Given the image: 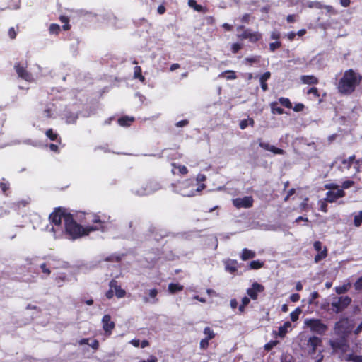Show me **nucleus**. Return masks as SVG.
Masks as SVG:
<instances>
[{"label": "nucleus", "mask_w": 362, "mask_h": 362, "mask_svg": "<svg viewBox=\"0 0 362 362\" xmlns=\"http://www.w3.org/2000/svg\"><path fill=\"white\" fill-rule=\"evenodd\" d=\"M361 82L362 76L361 74L353 69H349L343 73L341 78L336 83V88L341 95L347 96L353 94Z\"/></svg>", "instance_id": "nucleus-1"}, {"label": "nucleus", "mask_w": 362, "mask_h": 362, "mask_svg": "<svg viewBox=\"0 0 362 362\" xmlns=\"http://www.w3.org/2000/svg\"><path fill=\"white\" fill-rule=\"evenodd\" d=\"M99 229H101V228H97L96 226L83 227L74 220L72 214H69L65 220L64 230H61V233H65L69 238L76 240Z\"/></svg>", "instance_id": "nucleus-2"}, {"label": "nucleus", "mask_w": 362, "mask_h": 362, "mask_svg": "<svg viewBox=\"0 0 362 362\" xmlns=\"http://www.w3.org/2000/svg\"><path fill=\"white\" fill-rule=\"evenodd\" d=\"M172 186L175 192L183 197L195 196L197 192H201L206 187L204 184L197 186V184L194 183V181L191 179L180 181L177 184H172Z\"/></svg>", "instance_id": "nucleus-3"}, {"label": "nucleus", "mask_w": 362, "mask_h": 362, "mask_svg": "<svg viewBox=\"0 0 362 362\" xmlns=\"http://www.w3.org/2000/svg\"><path fill=\"white\" fill-rule=\"evenodd\" d=\"M304 345L305 351L309 356L314 358V356L318 352L315 357V362H321L323 360V350L322 349L323 344L321 338L317 336H311L307 339Z\"/></svg>", "instance_id": "nucleus-4"}, {"label": "nucleus", "mask_w": 362, "mask_h": 362, "mask_svg": "<svg viewBox=\"0 0 362 362\" xmlns=\"http://www.w3.org/2000/svg\"><path fill=\"white\" fill-rule=\"evenodd\" d=\"M71 214L67 212L64 208L58 207L54 209V211L52 212L49 216L50 223L52 225V231L57 235L59 229H62V219L65 223L66 216Z\"/></svg>", "instance_id": "nucleus-5"}, {"label": "nucleus", "mask_w": 362, "mask_h": 362, "mask_svg": "<svg viewBox=\"0 0 362 362\" xmlns=\"http://www.w3.org/2000/svg\"><path fill=\"white\" fill-rule=\"evenodd\" d=\"M162 188L160 183L155 179H148L141 183L136 194L140 196L151 194Z\"/></svg>", "instance_id": "nucleus-6"}, {"label": "nucleus", "mask_w": 362, "mask_h": 362, "mask_svg": "<svg viewBox=\"0 0 362 362\" xmlns=\"http://www.w3.org/2000/svg\"><path fill=\"white\" fill-rule=\"evenodd\" d=\"M305 325L310 328L312 332L320 335H324L328 330V327L322 322V320L317 318L305 319Z\"/></svg>", "instance_id": "nucleus-7"}, {"label": "nucleus", "mask_w": 362, "mask_h": 362, "mask_svg": "<svg viewBox=\"0 0 362 362\" xmlns=\"http://www.w3.org/2000/svg\"><path fill=\"white\" fill-rule=\"evenodd\" d=\"M237 30H243V32L238 35L237 37L240 40H249L252 43H256L262 38V35L257 31H252L251 29L245 28L244 25H238Z\"/></svg>", "instance_id": "nucleus-8"}, {"label": "nucleus", "mask_w": 362, "mask_h": 362, "mask_svg": "<svg viewBox=\"0 0 362 362\" xmlns=\"http://www.w3.org/2000/svg\"><path fill=\"white\" fill-rule=\"evenodd\" d=\"M351 298L348 296L334 298L331 303L332 312L336 314L343 312L351 303Z\"/></svg>", "instance_id": "nucleus-9"}, {"label": "nucleus", "mask_w": 362, "mask_h": 362, "mask_svg": "<svg viewBox=\"0 0 362 362\" xmlns=\"http://www.w3.org/2000/svg\"><path fill=\"white\" fill-rule=\"evenodd\" d=\"M329 344L334 352L345 353L349 348L347 335L345 334L337 339L329 340Z\"/></svg>", "instance_id": "nucleus-10"}, {"label": "nucleus", "mask_w": 362, "mask_h": 362, "mask_svg": "<svg viewBox=\"0 0 362 362\" xmlns=\"http://www.w3.org/2000/svg\"><path fill=\"white\" fill-rule=\"evenodd\" d=\"M26 65L23 66L20 63H16L14 65V69L18 77L28 82H32L33 81V75L26 69Z\"/></svg>", "instance_id": "nucleus-11"}, {"label": "nucleus", "mask_w": 362, "mask_h": 362, "mask_svg": "<svg viewBox=\"0 0 362 362\" xmlns=\"http://www.w3.org/2000/svg\"><path fill=\"white\" fill-rule=\"evenodd\" d=\"M101 322L105 334L107 337L110 336L115 328V323L112 320L111 316L108 314L105 315L103 317Z\"/></svg>", "instance_id": "nucleus-12"}, {"label": "nucleus", "mask_w": 362, "mask_h": 362, "mask_svg": "<svg viewBox=\"0 0 362 362\" xmlns=\"http://www.w3.org/2000/svg\"><path fill=\"white\" fill-rule=\"evenodd\" d=\"M264 286L257 282H254L252 286L247 289V294L252 300L258 298V294L264 291Z\"/></svg>", "instance_id": "nucleus-13"}, {"label": "nucleus", "mask_w": 362, "mask_h": 362, "mask_svg": "<svg viewBox=\"0 0 362 362\" xmlns=\"http://www.w3.org/2000/svg\"><path fill=\"white\" fill-rule=\"evenodd\" d=\"M322 243L319 240L315 241L313 243L314 249L318 252V253L315 256L314 260L315 262L317 263L322 259H324L327 256V249L326 247L322 250Z\"/></svg>", "instance_id": "nucleus-14"}, {"label": "nucleus", "mask_w": 362, "mask_h": 362, "mask_svg": "<svg viewBox=\"0 0 362 362\" xmlns=\"http://www.w3.org/2000/svg\"><path fill=\"white\" fill-rule=\"evenodd\" d=\"M253 198L251 196L244 197L243 198H237L233 200V204L237 208H250L253 204Z\"/></svg>", "instance_id": "nucleus-15"}, {"label": "nucleus", "mask_w": 362, "mask_h": 362, "mask_svg": "<svg viewBox=\"0 0 362 362\" xmlns=\"http://www.w3.org/2000/svg\"><path fill=\"white\" fill-rule=\"evenodd\" d=\"M346 195L345 192L343 189H338L336 192L334 191H327L326 192V200L328 201L329 203H334L338 199L342 198Z\"/></svg>", "instance_id": "nucleus-16"}, {"label": "nucleus", "mask_w": 362, "mask_h": 362, "mask_svg": "<svg viewBox=\"0 0 362 362\" xmlns=\"http://www.w3.org/2000/svg\"><path fill=\"white\" fill-rule=\"evenodd\" d=\"M258 141L259 146L266 151H271L274 154L278 155H284L285 153L284 150L277 148L274 146L270 145L269 143L264 142L261 139H259Z\"/></svg>", "instance_id": "nucleus-17"}, {"label": "nucleus", "mask_w": 362, "mask_h": 362, "mask_svg": "<svg viewBox=\"0 0 362 362\" xmlns=\"http://www.w3.org/2000/svg\"><path fill=\"white\" fill-rule=\"evenodd\" d=\"M109 286L115 291L117 298H122L126 296L125 290L122 288L121 286L118 284L117 281L115 279H112L110 281Z\"/></svg>", "instance_id": "nucleus-18"}, {"label": "nucleus", "mask_w": 362, "mask_h": 362, "mask_svg": "<svg viewBox=\"0 0 362 362\" xmlns=\"http://www.w3.org/2000/svg\"><path fill=\"white\" fill-rule=\"evenodd\" d=\"M224 264L226 271L230 274H235L240 267V264L235 259H228L224 262Z\"/></svg>", "instance_id": "nucleus-19"}, {"label": "nucleus", "mask_w": 362, "mask_h": 362, "mask_svg": "<svg viewBox=\"0 0 362 362\" xmlns=\"http://www.w3.org/2000/svg\"><path fill=\"white\" fill-rule=\"evenodd\" d=\"M171 166L173 167L171 173L174 175H185L188 173V169L185 165H180L176 163H172Z\"/></svg>", "instance_id": "nucleus-20"}, {"label": "nucleus", "mask_w": 362, "mask_h": 362, "mask_svg": "<svg viewBox=\"0 0 362 362\" xmlns=\"http://www.w3.org/2000/svg\"><path fill=\"white\" fill-rule=\"evenodd\" d=\"M300 81L308 85H316L319 83V79L313 75H303L300 76Z\"/></svg>", "instance_id": "nucleus-21"}, {"label": "nucleus", "mask_w": 362, "mask_h": 362, "mask_svg": "<svg viewBox=\"0 0 362 362\" xmlns=\"http://www.w3.org/2000/svg\"><path fill=\"white\" fill-rule=\"evenodd\" d=\"M46 136L52 141H56L58 144H61L62 139L59 134L54 132L52 129H48L45 132Z\"/></svg>", "instance_id": "nucleus-22"}, {"label": "nucleus", "mask_w": 362, "mask_h": 362, "mask_svg": "<svg viewBox=\"0 0 362 362\" xmlns=\"http://www.w3.org/2000/svg\"><path fill=\"white\" fill-rule=\"evenodd\" d=\"M134 120L135 119L133 117L122 116L118 119L117 123L121 127H128L131 126Z\"/></svg>", "instance_id": "nucleus-23"}, {"label": "nucleus", "mask_w": 362, "mask_h": 362, "mask_svg": "<svg viewBox=\"0 0 362 362\" xmlns=\"http://www.w3.org/2000/svg\"><path fill=\"white\" fill-rule=\"evenodd\" d=\"M271 77V72L266 71L262 75H261L259 78V82L261 85V88L263 91H267L268 90V85L267 83V81Z\"/></svg>", "instance_id": "nucleus-24"}, {"label": "nucleus", "mask_w": 362, "mask_h": 362, "mask_svg": "<svg viewBox=\"0 0 362 362\" xmlns=\"http://www.w3.org/2000/svg\"><path fill=\"white\" fill-rule=\"evenodd\" d=\"M256 252L247 248H244L240 254V259L243 261H246L250 259L255 258Z\"/></svg>", "instance_id": "nucleus-25"}, {"label": "nucleus", "mask_w": 362, "mask_h": 362, "mask_svg": "<svg viewBox=\"0 0 362 362\" xmlns=\"http://www.w3.org/2000/svg\"><path fill=\"white\" fill-rule=\"evenodd\" d=\"M334 329L337 335L341 336L345 334L348 336V332L346 330V327L341 321H338L335 323Z\"/></svg>", "instance_id": "nucleus-26"}, {"label": "nucleus", "mask_w": 362, "mask_h": 362, "mask_svg": "<svg viewBox=\"0 0 362 362\" xmlns=\"http://www.w3.org/2000/svg\"><path fill=\"white\" fill-rule=\"evenodd\" d=\"M184 289V286L179 283H170L168 284V290L171 294H175L177 292H180Z\"/></svg>", "instance_id": "nucleus-27"}, {"label": "nucleus", "mask_w": 362, "mask_h": 362, "mask_svg": "<svg viewBox=\"0 0 362 362\" xmlns=\"http://www.w3.org/2000/svg\"><path fill=\"white\" fill-rule=\"evenodd\" d=\"M351 284L350 282L343 284L342 286H336L334 288L335 292L338 295L346 293L350 288Z\"/></svg>", "instance_id": "nucleus-28"}, {"label": "nucleus", "mask_w": 362, "mask_h": 362, "mask_svg": "<svg viewBox=\"0 0 362 362\" xmlns=\"http://www.w3.org/2000/svg\"><path fill=\"white\" fill-rule=\"evenodd\" d=\"M219 77H225L227 80H235L237 78V75L235 71L227 70L222 72Z\"/></svg>", "instance_id": "nucleus-29"}, {"label": "nucleus", "mask_w": 362, "mask_h": 362, "mask_svg": "<svg viewBox=\"0 0 362 362\" xmlns=\"http://www.w3.org/2000/svg\"><path fill=\"white\" fill-rule=\"evenodd\" d=\"M134 78L139 79L141 82L145 81V77L142 75L141 66H136L134 69Z\"/></svg>", "instance_id": "nucleus-30"}, {"label": "nucleus", "mask_w": 362, "mask_h": 362, "mask_svg": "<svg viewBox=\"0 0 362 362\" xmlns=\"http://www.w3.org/2000/svg\"><path fill=\"white\" fill-rule=\"evenodd\" d=\"M254 127L255 121L252 118L244 119L240 121L239 126L241 129H246L248 126Z\"/></svg>", "instance_id": "nucleus-31"}, {"label": "nucleus", "mask_w": 362, "mask_h": 362, "mask_svg": "<svg viewBox=\"0 0 362 362\" xmlns=\"http://www.w3.org/2000/svg\"><path fill=\"white\" fill-rule=\"evenodd\" d=\"M272 112L273 114L282 115L284 113V110L282 107L278 106V103L276 102H273L270 105Z\"/></svg>", "instance_id": "nucleus-32"}, {"label": "nucleus", "mask_w": 362, "mask_h": 362, "mask_svg": "<svg viewBox=\"0 0 362 362\" xmlns=\"http://www.w3.org/2000/svg\"><path fill=\"white\" fill-rule=\"evenodd\" d=\"M264 262L260 260H252L249 264V269H259L264 267Z\"/></svg>", "instance_id": "nucleus-33"}, {"label": "nucleus", "mask_w": 362, "mask_h": 362, "mask_svg": "<svg viewBox=\"0 0 362 362\" xmlns=\"http://www.w3.org/2000/svg\"><path fill=\"white\" fill-rule=\"evenodd\" d=\"M203 332H204V335L206 336L205 339H206L209 341L213 339L216 336V334L214 333V330L209 327H206L204 329Z\"/></svg>", "instance_id": "nucleus-34"}, {"label": "nucleus", "mask_w": 362, "mask_h": 362, "mask_svg": "<svg viewBox=\"0 0 362 362\" xmlns=\"http://www.w3.org/2000/svg\"><path fill=\"white\" fill-rule=\"evenodd\" d=\"M92 222L94 223H97L98 225L95 226L97 228H101L98 230H101L104 232L105 230V227L104 226V221H101L100 216L98 215H95Z\"/></svg>", "instance_id": "nucleus-35"}, {"label": "nucleus", "mask_w": 362, "mask_h": 362, "mask_svg": "<svg viewBox=\"0 0 362 362\" xmlns=\"http://www.w3.org/2000/svg\"><path fill=\"white\" fill-rule=\"evenodd\" d=\"M0 188L4 194H7L6 192L10 189V184L5 178H2L0 182Z\"/></svg>", "instance_id": "nucleus-36"}, {"label": "nucleus", "mask_w": 362, "mask_h": 362, "mask_svg": "<svg viewBox=\"0 0 362 362\" xmlns=\"http://www.w3.org/2000/svg\"><path fill=\"white\" fill-rule=\"evenodd\" d=\"M302 310L300 308H296L295 310L290 313L291 320L292 322H296L298 320L299 315Z\"/></svg>", "instance_id": "nucleus-37"}, {"label": "nucleus", "mask_w": 362, "mask_h": 362, "mask_svg": "<svg viewBox=\"0 0 362 362\" xmlns=\"http://www.w3.org/2000/svg\"><path fill=\"white\" fill-rule=\"evenodd\" d=\"M188 5L197 11H203L202 6L197 4L195 0H188Z\"/></svg>", "instance_id": "nucleus-38"}, {"label": "nucleus", "mask_w": 362, "mask_h": 362, "mask_svg": "<svg viewBox=\"0 0 362 362\" xmlns=\"http://www.w3.org/2000/svg\"><path fill=\"white\" fill-rule=\"evenodd\" d=\"M319 297H320V294L318 293L317 291L313 292L310 294V297H309V299H308V304H310V305H313V304L317 305L318 303L317 302H315V300L318 298Z\"/></svg>", "instance_id": "nucleus-39"}, {"label": "nucleus", "mask_w": 362, "mask_h": 362, "mask_svg": "<svg viewBox=\"0 0 362 362\" xmlns=\"http://www.w3.org/2000/svg\"><path fill=\"white\" fill-rule=\"evenodd\" d=\"M279 101L281 105L286 108H292V104L290 100L287 98L281 97L279 99Z\"/></svg>", "instance_id": "nucleus-40"}, {"label": "nucleus", "mask_w": 362, "mask_h": 362, "mask_svg": "<svg viewBox=\"0 0 362 362\" xmlns=\"http://www.w3.org/2000/svg\"><path fill=\"white\" fill-rule=\"evenodd\" d=\"M354 159H355V156L353 155L351 156H349L348 158L343 159L341 161V163L344 165V167L349 168L351 166Z\"/></svg>", "instance_id": "nucleus-41"}, {"label": "nucleus", "mask_w": 362, "mask_h": 362, "mask_svg": "<svg viewBox=\"0 0 362 362\" xmlns=\"http://www.w3.org/2000/svg\"><path fill=\"white\" fill-rule=\"evenodd\" d=\"M308 6L311 8H318L322 9L323 8L324 5L321 4V2L317 1H309L308 3Z\"/></svg>", "instance_id": "nucleus-42"}, {"label": "nucleus", "mask_w": 362, "mask_h": 362, "mask_svg": "<svg viewBox=\"0 0 362 362\" xmlns=\"http://www.w3.org/2000/svg\"><path fill=\"white\" fill-rule=\"evenodd\" d=\"M260 56H252L250 57L245 58V62L249 64H252L253 63H258L260 61Z\"/></svg>", "instance_id": "nucleus-43"}, {"label": "nucleus", "mask_w": 362, "mask_h": 362, "mask_svg": "<svg viewBox=\"0 0 362 362\" xmlns=\"http://www.w3.org/2000/svg\"><path fill=\"white\" fill-rule=\"evenodd\" d=\"M49 30L51 34L58 35L60 31V26L57 23H52Z\"/></svg>", "instance_id": "nucleus-44"}, {"label": "nucleus", "mask_w": 362, "mask_h": 362, "mask_svg": "<svg viewBox=\"0 0 362 362\" xmlns=\"http://www.w3.org/2000/svg\"><path fill=\"white\" fill-rule=\"evenodd\" d=\"M346 361H351L353 362H362V356L351 354L347 356Z\"/></svg>", "instance_id": "nucleus-45"}, {"label": "nucleus", "mask_w": 362, "mask_h": 362, "mask_svg": "<svg viewBox=\"0 0 362 362\" xmlns=\"http://www.w3.org/2000/svg\"><path fill=\"white\" fill-rule=\"evenodd\" d=\"M243 49V45L238 42L232 44L230 50L233 54H237L240 49Z\"/></svg>", "instance_id": "nucleus-46"}, {"label": "nucleus", "mask_w": 362, "mask_h": 362, "mask_svg": "<svg viewBox=\"0 0 362 362\" xmlns=\"http://www.w3.org/2000/svg\"><path fill=\"white\" fill-rule=\"evenodd\" d=\"M354 223L356 227H359L362 224V211L354 216Z\"/></svg>", "instance_id": "nucleus-47"}, {"label": "nucleus", "mask_w": 362, "mask_h": 362, "mask_svg": "<svg viewBox=\"0 0 362 362\" xmlns=\"http://www.w3.org/2000/svg\"><path fill=\"white\" fill-rule=\"evenodd\" d=\"M354 288L358 292L362 291V276L354 284Z\"/></svg>", "instance_id": "nucleus-48"}, {"label": "nucleus", "mask_w": 362, "mask_h": 362, "mask_svg": "<svg viewBox=\"0 0 362 362\" xmlns=\"http://www.w3.org/2000/svg\"><path fill=\"white\" fill-rule=\"evenodd\" d=\"M327 202L328 201H327L325 198L319 202L320 210L321 211L325 213L327 212Z\"/></svg>", "instance_id": "nucleus-49"}, {"label": "nucleus", "mask_w": 362, "mask_h": 362, "mask_svg": "<svg viewBox=\"0 0 362 362\" xmlns=\"http://www.w3.org/2000/svg\"><path fill=\"white\" fill-rule=\"evenodd\" d=\"M158 293V290L156 288H153L149 291V296L150 298L153 299V300L152 301L153 303H156L158 301V299L156 298Z\"/></svg>", "instance_id": "nucleus-50"}, {"label": "nucleus", "mask_w": 362, "mask_h": 362, "mask_svg": "<svg viewBox=\"0 0 362 362\" xmlns=\"http://www.w3.org/2000/svg\"><path fill=\"white\" fill-rule=\"evenodd\" d=\"M281 47V42L280 41H276L274 42H271L269 44V50L273 52L276 51L277 49L280 48Z\"/></svg>", "instance_id": "nucleus-51"}, {"label": "nucleus", "mask_w": 362, "mask_h": 362, "mask_svg": "<svg viewBox=\"0 0 362 362\" xmlns=\"http://www.w3.org/2000/svg\"><path fill=\"white\" fill-rule=\"evenodd\" d=\"M308 95H313L315 98H319L320 97V92L318 90V88L316 87H311L309 88L307 91Z\"/></svg>", "instance_id": "nucleus-52"}, {"label": "nucleus", "mask_w": 362, "mask_h": 362, "mask_svg": "<svg viewBox=\"0 0 362 362\" xmlns=\"http://www.w3.org/2000/svg\"><path fill=\"white\" fill-rule=\"evenodd\" d=\"M323 8H325L327 13L331 15H336L337 13V11L335 10V8L330 5H324Z\"/></svg>", "instance_id": "nucleus-53"}, {"label": "nucleus", "mask_w": 362, "mask_h": 362, "mask_svg": "<svg viewBox=\"0 0 362 362\" xmlns=\"http://www.w3.org/2000/svg\"><path fill=\"white\" fill-rule=\"evenodd\" d=\"M209 340L204 338L202 339L201 341H200V343H199V347L202 350H206L208 349L209 347Z\"/></svg>", "instance_id": "nucleus-54"}, {"label": "nucleus", "mask_w": 362, "mask_h": 362, "mask_svg": "<svg viewBox=\"0 0 362 362\" xmlns=\"http://www.w3.org/2000/svg\"><path fill=\"white\" fill-rule=\"evenodd\" d=\"M354 184V182L353 180H346L342 182L341 187L342 189H349L351 187H352Z\"/></svg>", "instance_id": "nucleus-55"}, {"label": "nucleus", "mask_w": 362, "mask_h": 362, "mask_svg": "<svg viewBox=\"0 0 362 362\" xmlns=\"http://www.w3.org/2000/svg\"><path fill=\"white\" fill-rule=\"evenodd\" d=\"M40 269H42V272L45 274L47 276H49L51 274L50 269L47 267L46 263H42L40 266Z\"/></svg>", "instance_id": "nucleus-56"}, {"label": "nucleus", "mask_w": 362, "mask_h": 362, "mask_svg": "<svg viewBox=\"0 0 362 362\" xmlns=\"http://www.w3.org/2000/svg\"><path fill=\"white\" fill-rule=\"evenodd\" d=\"M325 189H329V191L338 190L339 186L334 183H329L325 185Z\"/></svg>", "instance_id": "nucleus-57"}, {"label": "nucleus", "mask_w": 362, "mask_h": 362, "mask_svg": "<svg viewBox=\"0 0 362 362\" xmlns=\"http://www.w3.org/2000/svg\"><path fill=\"white\" fill-rule=\"evenodd\" d=\"M250 18H251V16H250V14L249 13H245L241 18H240V21L243 23H249L250 21Z\"/></svg>", "instance_id": "nucleus-58"}, {"label": "nucleus", "mask_w": 362, "mask_h": 362, "mask_svg": "<svg viewBox=\"0 0 362 362\" xmlns=\"http://www.w3.org/2000/svg\"><path fill=\"white\" fill-rule=\"evenodd\" d=\"M89 346L94 350L97 351L99 349V341L97 339H93L91 343L89 344Z\"/></svg>", "instance_id": "nucleus-59"}, {"label": "nucleus", "mask_w": 362, "mask_h": 362, "mask_svg": "<svg viewBox=\"0 0 362 362\" xmlns=\"http://www.w3.org/2000/svg\"><path fill=\"white\" fill-rule=\"evenodd\" d=\"M276 341H270L269 343L265 344L264 349L267 351H270L274 346L276 345Z\"/></svg>", "instance_id": "nucleus-60"}, {"label": "nucleus", "mask_w": 362, "mask_h": 362, "mask_svg": "<svg viewBox=\"0 0 362 362\" xmlns=\"http://www.w3.org/2000/svg\"><path fill=\"white\" fill-rule=\"evenodd\" d=\"M305 105L303 103H297L293 107V111L295 112H301L303 110Z\"/></svg>", "instance_id": "nucleus-61"}, {"label": "nucleus", "mask_w": 362, "mask_h": 362, "mask_svg": "<svg viewBox=\"0 0 362 362\" xmlns=\"http://www.w3.org/2000/svg\"><path fill=\"white\" fill-rule=\"evenodd\" d=\"M281 37V34L279 31H272L271 33V35H270V38L272 40H276V41H278V40H279Z\"/></svg>", "instance_id": "nucleus-62"}, {"label": "nucleus", "mask_w": 362, "mask_h": 362, "mask_svg": "<svg viewBox=\"0 0 362 362\" xmlns=\"http://www.w3.org/2000/svg\"><path fill=\"white\" fill-rule=\"evenodd\" d=\"M49 148L50 151L52 152L59 153V144L57 143V144H50L49 145Z\"/></svg>", "instance_id": "nucleus-63"}, {"label": "nucleus", "mask_w": 362, "mask_h": 362, "mask_svg": "<svg viewBox=\"0 0 362 362\" xmlns=\"http://www.w3.org/2000/svg\"><path fill=\"white\" fill-rule=\"evenodd\" d=\"M157 361L156 356L151 355L147 360H143L141 362H157Z\"/></svg>", "instance_id": "nucleus-64"}]
</instances>
